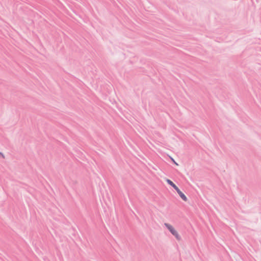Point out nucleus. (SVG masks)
I'll return each mask as SVG.
<instances>
[{
	"mask_svg": "<svg viewBox=\"0 0 261 261\" xmlns=\"http://www.w3.org/2000/svg\"><path fill=\"white\" fill-rule=\"evenodd\" d=\"M164 225L176 239L178 240L180 239L179 234L172 225L169 223H165Z\"/></svg>",
	"mask_w": 261,
	"mask_h": 261,
	"instance_id": "1",
	"label": "nucleus"
},
{
	"mask_svg": "<svg viewBox=\"0 0 261 261\" xmlns=\"http://www.w3.org/2000/svg\"><path fill=\"white\" fill-rule=\"evenodd\" d=\"M177 193L179 194V196L181 197V198L184 200L185 201H187V198L185 196V195L178 189L177 190H176Z\"/></svg>",
	"mask_w": 261,
	"mask_h": 261,
	"instance_id": "2",
	"label": "nucleus"
},
{
	"mask_svg": "<svg viewBox=\"0 0 261 261\" xmlns=\"http://www.w3.org/2000/svg\"><path fill=\"white\" fill-rule=\"evenodd\" d=\"M166 182L171 186H172L176 191L179 188L170 179H167Z\"/></svg>",
	"mask_w": 261,
	"mask_h": 261,
	"instance_id": "3",
	"label": "nucleus"
},
{
	"mask_svg": "<svg viewBox=\"0 0 261 261\" xmlns=\"http://www.w3.org/2000/svg\"><path fill=\"white\" fill-rule=\"evenodd\" d=\"M173 162L175 163V164H176V165H178V164L177 163H176L174 160H173Z\"/></svg>",
	"mask_w": 261,
	"mask_h": 261,
	"instance_id": "4",
	"label": "nucleus"
}]
</instances>
